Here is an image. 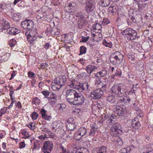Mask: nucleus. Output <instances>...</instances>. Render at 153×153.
<instances>
[{"mask_svg": "<svg viewBox=\"0 0 153 153\" xmlns=\"http://www.w3.org/2000/svg\"><path fill=\"white\" fill-rule=\"evenodd\" d=\"M54 81L52 83L51 88L53 91L58 90L65 85L67 81L66 77L64 75L60 76L56 78Z\"/></svg>", "mask_w": 153, "mask_h": 153, "instance_id": "nucleus-1", "label": "nucleus"}, {"mask_svg": "<svg viewBox=\"0 0 153 153\" xmlns=\"http://www.w3.org/2000/svg\"><path fill=\"white\" fill-rule=\"evenodd\" d=\"M126 87L124 85L119 84H115L113 86L111 91L113 93L117 95L120 97H122L126 94Z\"/></svg>", "mask_w": 153, "mask_h": 153, "instance_id": "nucleus-2", "label": "nucleus"}, {"mask_svg": "<svg viewBox=\"0 0 153 153\" xmlns=\"http://www.w3.org/2000/svg\"><path fill=\"white\" fill-rule=\"evenodd\" d=\"M123 56L119 51L115 52L110 57V59L111 62L114 65H118L122 62Z\"/></svg>", "mask_w": 153, "mask_h": 153, "instance_id": "nucleus-3", "label": "nucleus"}, {"mask_svg": "<svg viewBox=\"0 0 153 153\" xmlns=\"http://www.w3.org/2000/svg\"><path fill=\"white\" fill-rule=\"evenodd\" d=\"M123 35H126V37L128 40L134 39L137 35V32L131 28H128L123 30L121 33Z\"/></svg>", "mask_w": 153, "mask_h": 153, "instance_id": "nucleus-4", "label": "nucleus"}, {"mask_svg": "<svg viewBox=\"0 0 153 153\" xmlns=\"http://www.w3.org/2000/svg\"><path fill=\"white\" fill-rule=\"evenodd\" d=\"M77 92L73 89H68L66 91V97L67 101L71 105L74 102L75 95Z\"/></svg>", "mask_w": 153, "mask_h": 153, "instance_id": "nucleus-5", "label": "nucleus"}, {"mask_svg": "<svg viewBox=\"0 0 153 153\" xmlns=\"http://www.w3.org/2000/svg\"><path fill=\"white\" fill-rule=\"evenodd\" d=\"M87 129L84 127H80L77 132H76L74 135V138L76 140L81 139L82 137L86 135Z\"/></svg>", "mask_w": 153, "mask_h": 153, "instance_id": "nucleus-6", "label": "nucleus"}, {"mask_svg": "<svg viewBox=\"0 0 153 153\" xmlns=\"http://www.w3.org/2000/svg\"><path fill=\"white\" fill-rule=\"evenodd\" d=\"M34 24L31 20L27 19L21 23L22 27L26 30H32Z\"/></svg>", "mask_w": 153, "mask_h": 153, "instance_id": "nucleus-7", "label": "nucleus"}, {"mask_svg": "<svg viewBox=\"0 0 153 153\" xmlns=\"http://www.w3.org/2000/svg\"><path fill=\"white\" fill-rule=\"evenodd\" d=\"M85 98L84 96L81 94L77 93L75 95L74 101L72 103L73 105H79L83 103L85 101Z\"/></svg>", "mask_w": 153, "mask_h": 153, "instance_id": "nucleus-8", "label": "nucleus"}, {"mask_svg": "<svg viewBox=\"0 0 153 153\" xmlns=\"http://www.w3.org/2000/svg\"><path fill=\"white\" fill-rule=\"evenodd\" d=\"M91 97L96 100L101 98L104 94V92L100 88H99L94 90L91 93Z\"/></svg>", "mask_w": 153, "mask_h": 153, "instance_id": "nucleus-9", "label": "nucleus"}, {"mask_svg": "<svg viewBox=\"0 0 153 153\" xmlns=\"http://www.w3.org/2000/svg\"><path fill=\"white\" fill-rule=\"evenodd\" d=\"M95 3L92 1L88 2L85 7V10L87 13H89L94 11L95 9Z\"/></svg>", "mask_w": 153, "mask_h": 153, "instance_id": "nucleus-10", "label": "nucleus"}, {"mask_svg": "<svg viewBox=\"0 0 153 153\" xmlns=\"http://www.w3.org/2000/svg\"><path fill=\"white\" fill-rule=\"evenodd\" d=\"M95 3L92 1L88 2L85 7V10L87 13H89L94 11L95 9Z\"/></svg>", "mask_w": 153, "mask_h": 153, "instance_id": "nucleus-11", "label": "nucleus"}, {"mask_svg": "<svg viewBox=\"0 0 153 153\" xmlns=\"http://www.w3.org/2000/svg\"><path fill=\"white\" fill-rule=\"evenodd\" d=\"M53 148V143L52 141L48 140L44 143L43 151L45 153H50Z\"/></svg>", "mask_w": 153, "mask_h": 153, "instance_id": "nucleus-12", "label": "nucleus"}, {"mask_svg": "<svg viewBox=\"0 0 153 153\" xmlns=\"http://www.w3.org/2000/svg\"><path fill=\"white\" fill-rule=\"evenodd\" d=\"M114 110L115 113L120 116L126 113V106L123 105L116 106Z\"/></svg>", "mask_w": 153, "mask_h": 153, "instance_id": "nucleus-13", "label": "nucleus"}, {"mask_svg": "<svg viewBox=\"0 0 153 153\" xmlns=\"http://www.w3.org/2000/svg\"><path fill=\"white\" fill-rule=\"evenodd\" d=\"M122 128L120 124L118 123H115L114 124L111 128V131L112 132H115L117 133H120L122 132Z\"/></svg>", "mask_w": 153, "mask_h": 153, "instance_id": "nucleus-14", "label": "nucleus"}, {"mask_svg": "<svg viewBox=\"0 0 153 153\" xmlns=\"http://www.w3.org/2000/svg\"><path fill=\"white\" fill-rule=\"evenodd\" d=\"M75 122L73 121L72 118H70L67 121L66 126L67 128L71 131H74L76 128Z\"/></svg>", "mask_w": 153, "mask_h": 153, "instance_id": "nucleus-15", "label": "nucleus"}, {"mask_svg": "<svg viewBox=\"0 0 153 153\" xmlns=\"http://www.w3.org/2000/svg\"><path fill=\"white\" fill-rule=\"evenodd\" d=\"M79 82H77V81L74 79H71L68 82V86H70L71 88L76 89L78 90L79 88Z\"/></svg>", "mask_w": 153, "mask_h": 153, "instance_id": "nucleus-16", "label": "nucleus"}, {"mask_svg": "<svg viewBox=\"0 0 153 153\" xmlns=\"http://www.w3.org/2000/svg\"><path fill=\"white\" fill-rule=\"evenodd\" d=\"M88 21L85 17L79 19L78 21V26L79 29H81L85 27Z\"/></svg>", "mask_w": 153, "mask_h": 153, "instance_id": "nucleus-17", "label": "nucleus"}, {"mask_svg": "<svg viewBox=\"0 0 153 153\" xmlns=\"http://www.w3.org/2000/svg\"><path fill=\"white\" fill-rule=\"evenodd\" d=\"M131 126L133 129H137L140 126V124L139 122L138 118H135L133 120L131 121Z\"/></svg>", "mask_w": 153, "mask_h": 153, "instance_id": "nucleus-18", "label": "nucleus"}, {"mask_svg": "<svg viewBox=\"0 0 153 153\" xmlns=\"http://www.w3.org/2000/svg\"><path fill=\"white\" fill-rule=\"evenodd\" d=\"M97 68L96 66L94 65H89L86 66L85 70L87 73L90 75L94 71V69Z\"/></svg>", "mask_w": 153, "mask_h": 153, "instance_id": "nucleus-19", "label": "nucleus"}, {"mask_svg": "<svg viewBox=\"0 0 153 153\" xmlns=\"http://www.w3.org/2000/svg\"><path fill=\"white\" fill-rule=\"evenodd\" d=\"M79 86V88L78 90L80 91H82L86 90L88 89V84L87 82L80 83Z\"/></svg>", "mask_w": 153, "mask_h": 153, "instance_id": "nucleus-20", "label": "nucleus"}, {"mask_svg": "<svg viewBox=\"0 0 153 153\" xmlns=\"http://www.w3.org/2000/svg\"><path fill=\"white\" fill-rule=\"evenodd\" d=\"M107 100L110 102L114 104H116L117 103V99L114 95L108 96L107 98Z\"/></svg>", "mask_w": 153, "mask_h": 153, "instance_id": "nucleus-21", "label": "nucleus"}, {"mask_svg": "<svg viewBox=\"0 0 153 153\" xmlns=\"http://www.w3.org/2000/svg\"><path fill=\"white\" fill-rule=\"evenodd\" d=\"M65 105L63 104H59L56 105V108L57 109L56 111L58 113L60 114L63 112V107Z\"/></svg>", "mask_w": 153, "mask_h": 153, "instance_id": "nucleus-22", "label": "nucleus"}, {"mask_svg": "<svg viewBox=\"0 0 153 153\" xmlns=\"http://www.w3.org/2000/svg\"><path fill=\"white\" fill-rule=\"evenodd\" d=\"M107 149L105 146H101L99 148L97 153H107Z\"/></svg>", "mask_w": 153, "mask_h": 153, "instance_id": "nucleus-23", "label": "nucleus"}, {"mask_svg": "<svg viewBox=\"0 0 153 153\" xmlns=\"http://www.w3.org/2000/svg\"><path fill=\"white\" fill-rule=\"evenodd\" d=\"M93 30H98L99 32H101L102 27L100 25L96 23L92 26Z\"/></svg>", "mask_w": 153, "mask_h": 153, "instance_id": "nucleus-24", "label": "nucleus"}, {"mask_svg": "<svg viewBox=\"0 0 153 153\" xmlns=\"http://www.w3.org/2000/svg\"><path fill=\"white\" fill-rule=\"evenodd\" d=\"M100 1L102 6L104 7L108 6L110 3V0H101Z\"/></svg>", "mask_w": 153, "mask_h": 153, "instance_id": "nucleus-25", "label": "nucleus"}, {"mask_svg": "<svg viewBox=\"0 0 153 153\" xmlns=\"http://www.w3.org/2000/svg\"><path fill=\"white\" fill-rule=\"evenodd\" d=\"M69 5L74 13L77 7V4L75 2H72L69 4Z\"/></svg>", "mask_w": 153, "mask_h": 153, "instance_id": "nucleus-26", "label": "nucleus"}, {"mask_svg": "<svg viewBox=\"0 0 153 153\" xmlns=\"http://www.w3.org/2000/svg\"><path fill=\"white\" fill-rule=\"evenodd\" d=\"M27 39L30 44H32L34 43V41H35L36 39V38L34 36H33L30 35L29 37L27 36Z\"/></svg>", "mask_w": 153, "mask_h": 153, "instance_id": "nucleus-27", "label": "nucleus"}, {"mask_svg": "<svg viewBox=\"0 0 153 153\" xmlns=\"http://www.w3.org/2000/svg\"><path fill=\"white\" fill-rule=\"evenodd\" d=\"M49 100V103L52 106H53L56 103L57 101V98H48Z\"/></svg>", "mask_w": 153, "mask_h": 153, "instance_id": "nucleus-28", "label": "nucleus"}, {"mask_svg": "<svg viewBox=\"0 0 153 153\" xmlns=\"http://www.w3.org/2000/svg\"><path fill=\"white\" fill-rule=\"evenodd\" d=\"M116 118V116L115 115L113 116V117H112L110 118H108L105 119L106 120V122L108 125L111 124L112 122L114 121V120H115Z\"/></svg>", "mask_w": 153, "mask_h": 153, "instance_id": "nucleus-29", "label": "nucleus"}, {"mask_svg": "<svg viewBox=\"0 0 153 153\" xmlns=\"http://www.w3.org/2000/svg\"><path fill=\"white\" fill-rule=\"evenodd\" d=\"M108 85V83H106L105 81H104L102 83L100 86H99V88H102L103 90L106 91Z\"/></svg>", "mask_w": 153, "mask_h": 153, "instance_id": "nucleus-30", "label": "nucleus"}, {"mask_svg": "<svg viewBox=\"0 0 153 153\" xmlns=\"http://www.w3.org/2000/svg\"><path fill=\"white\" fill-rule=\"evenodd\" d=\"M94 82L95 85L99 87V86H100L102 82H101L100 78H96L94 80Z\"/></svg>", "mask_w": 153, "mask_h": 153, "instance_id": "nucleus-31", "label": "nucleus"}, {"mask_svg": "<svg viewBox=\"0 0 153 153\" xmlns=\"http://www.w3.org/2000/svg\"><path fill=\"white\" fill-rule=\"evenodd\" d=\"M103 44L106 47H108L110 48H111L112 46V44L111 42H108L105 39L103 40Z\"/></svg>", "mask_w": 153, "mask_h": 153, "instance_id": "nucleus-32", "label": "nucleus"}, {"mask_svg": "<svg viewBox=\"0 0 153 153\" xmlns=\"http://www.w3.org/2000/svg\"><path fill=\"white\" fill-rule=\"evenodd\" d=\"M114 142L117 146H121L123 144L122 140L120 138H119L117 140L114 141Z\"/></svg>", "mask_w": 153, "mask_h": 153, "instance_id": "nucleus-33", "label": "nucleus"}, {"mask_svg": "<svg viewBox=\"0 0 153 153\" xmlns=\"http://www.w3.org/2000/svg\"><path fill=\"white\" fill-rule=\"evenodd\" d=\"M137 4L138 5V11L141 10H143L146 7V4H140L137 3Z\"/></svg>", "mask_w": 153, "mask_h": 153, "instance_id": "nucleus-34", "label": "nucleus"}, {"mask_svg": "<svg viewBox=\"0 0 153 153\" xmlns=\"http://www.w3.org/2000/svg\"><path fill=\"white\" fill-rule=\"evenodd\" d=\"M80 53L79 54L82 55L85 53L86 52V48L85 47L82 46L80 47Z\"/></svg>", "mask_w": 153, "mask_h": 153, "instance_id": "nucleus-35", "label": "nucleus"}, {"mask_svg": "<svg viewBox=\"0 0 153 153\" xmlns=\"http://www.w3.org/2000/svg\"><path fill=\"white\" fill-rule=\"evenodd\" d=\"M65 11L68 13H74L73 10H72L70 6L68 5V6H65L64 7Z\"/></svg>", "mask_w": 153, "mask_h": 153, "instance_id": "nucleus-36", "label": "nucleus"}, {"mask_svg": "<svg viewBox=\"0 0 153 153\" xmlns=\"http://www.w3.org/2000/svg\"><path fill=\"white\" fill-rule=\"evenodd\" d=\"M99 72L101 77L105 76L107 74V71L106 70H102Z\"/></svg>", "mask_w": 153, "mask_h": 153, "instance_id": "nucleus-37", "label": "nucleus"}, {"mask_svg": "<svg viewBox=\"0 0 153 153\" xmlns=\"http://www.w3.org/2000/svg\"><path fill=\"white\" fill-rule=\"evenodd\" d=\"M7 28L9 29V30L7 29V30L9 31L8 33L10 34L15 35V30H16L15 28L7 27Z\"/></svg>", "mask_w": 153, "mask_h": 153, "instance_id": "nucleus-38", "label": "nucleus"}, {"mask_svg": "<svg viewBox=\"0 0 153 153\" xmlns=\"http://www.w3.org/2000/svg\"><path fill=\"white\" fill-rule=\"evenodd\" d=\"M9 43L10 46L12 47L16 44V42L15 39H12L9 41Z\"/></svg>", "mask_w": 153, "mask_h": 153, "instance_id": "nucleus-39", "label": "nucleus"}, {"mask_svg": "<svg viewBox=\"0 0 153 153\" xmlns=\"http://www.w3.org/2000/svg\"><path fill=\"white\" fill-rule=\"evenodd\" d=\"M40 66H41V67L39 68V69H44L45 68L48 67V65L46 63H42L40 64Z\"/></svg>", "mask_w": 153, "mask_h": 153, "instance_id": "nucleus-40", "label": "nucleus"}, {"mask_svg": "<svg viewBox=\"0 0 153 153\" xmlns=\"http://www.w3.org/2000/svg\"><path fill=\"white\" fill-rule=\"evenodd\" d=\"M114 115H113L111 113H110L109 112L108 113L107 112L105 114L104 117L105 119L108 118H110L112 117H113V116Z\"/></svg>", "mask_w": 153, "mask_h": 153, "instance_id": "nucleus-41", "label": "nucleus"}, {"mask_svg": "<svg viewBox=\"0 0 153 153\" xmlns=\"http://www.w3.org/2000/svg\"><path fill=\"white\" fill-rule=\"evenodd\" d=\"M32 102L34 104H38L39 103V100L38 98L36 97L33 100Z\"/></svg>", "mask_w": 153, "mask_h": 153, "instance_id": "nucleus-42", "label": "nucleus"}, {"mask_svg": "<svg viewBox=\"0 0 153 153\" xmlns=\"http://www.w3.org/2000/svg\"><path fill=\"white\" fill-rule=\"evenodd\" d=\"M38 116V114L36 112H33L32 114V117L33 119L36 120Z\"/></svg>", "mask_w": 153, "mask_h": 153, "instance_id": "nucleus-43", "label": "nucleus"}, {"mask_svg": "<svg viewBox=\"0 0 153 153\" xmlns=\"http://www.w3.org/2000/svg\"><path fill=\"white\" fill-rule=\"evenodd\" d=\"M128 149L127 147L125 148H123L121 149L120 152L121 153H127L129 152V150H128Z\"/></svg>", "mask_w": 153, "mask_h": 153, "instance_id": "nucleus-44", "label": "nucleus"}, {"mask_svg": "<svg viewBox=\"0 0 153 153\" xmlns=\"http://www.w3.org/2000/svg\"><path fill=\"white\" fill-rule=\"evenodd\" d=\"M42 93L47 98L49 95V92L47 90L42 91Z\"/></svg>", "mask_w": 153, "mask_h": 153, "instance_id": "nucleus-45", "label": "nucleus"}, {"mask_svg": "<svg viewBox=\"0 0 153 153\" xmlns=\"http://www.w3.org/2000/svg\"><path fill=\"white\" fill-rule=\"evenodd\" d=\"M109 23V20L107 19H104L102 21V24L104 25L108 24Z\"/></svg>", "mask_w": 153, "mask_h": 153, "instance_id": "nucleus-46", "label": "nucleus"}, {"mask_svg": "<svg viewBox=\"0 0 153 153\" xmlns=\"http://www.w3.org/2000/svg\"><path fill=\"white\" fill-rule=\"evenodd\" d=\"M79 150V149L77 150L75 153H89L88 150L86 149H83L82 152H78Z\"/></svg>", "mask_w": 153, "mask_h": 153, "instance_id": "nucleus-47", "label": "nucleus"}, {"mask_svg": "<svg viewBox=\"0 0 153 153\" xmlns=\"http://www.w3.org/2000/svg\"><path fill=\"white\" fill-rule=\"evenodd\" d=\"M28 126V127L30 128L32 130H33L34 129L35 124L33 123H31L29 124Z\"/></svg>", "mask_w": 153, "mask_h": 153, "instance_id": "nucleus-48", "label": "nucleus"}, {"mask_svg": "<svg viewBox=\"0 0 153 153\" xmlns=\"http://www.w3.org/2000/svg\"><path fill=\"white\" fill-rule=\"evenodd\" d=\"M89 36L86 37L82 36V42H85L89 39Z\"/></svg>", "mask_w": 153, "mask_h": 153, "instance_id": "nucleus-49", "label": "nucleus"}, {"mask_svg": "<svg viewBox=\"0 0 153 153\" xmlns=\"http://www.w3.org/2000/svg\"><path fill=\"white\" fill-rule=\"evenodd\" d=\"M28 76L31 77L32 78L35 77L34 76L35 74L32 72L29 71L28 73Z\"/></svg>", "mask_w": 153, "mask_h": 153, "instance_id": "nucleus-50", "label": "nucleus"}, {"mask_svg": "<svg viewBox=\"0 0 153 153\" xmlns=\"http://www.w3.org/2000/svg\"><path fill=\"white\" fill-rule=\"evenodd\" d=\"M76 17H80L79 19H81L83 17H85L82 15V13L81 12H79L77 13L76 15Z\"/></svg>", "mask_w": 153, "mask_h": 153, "instance_id": "nucleus-51", "label": "nucleus"}, {"mask_svg": "<svg viewBox=\"0 0 153 153\" xmlns=\"http://www.w3.org/2000/svg\"><path fill=\"white\" fill-rule=\"evenodd\" d=\"M127 147L128 149V150H129V152L131 151L134 149L135 148V147L132 145L127 146Z\"/></svg>", "mask_w": 153, "mask_h": 153, "instance_id": "nucleus-52", "label": "nucleus"}, {"mask_svg": "<svg viewBox=\"0 0 153 153\" xmlns=\"http://www.w3.org/2000/svg\"><path fill=\"white\" fill-rule=\"evenodd\" d=\"M122 74V73L118 70H116V71L115 73V75L116 76H121Z\"/></svg>", "mask_w": 153, "mask_h": 153, "instance_id": "nucleus-53", "label": "nucleus"}, {"mask_svg": "<svg viewBox=\"0 0 153 153\" xmlns=\"http://www.w3.org/2000/svg\"><path fill=\"white\" fill-rule=\"evenodd\" d=\"M46 111L45 109H42L41 111V113L42 117H43L44 116L46 115Z\"/></svg>", "mask_w": 153, "mask_h": 153, "instance_id": "nucleus-54", "label": "nucleus"}, {"mask_svg": "<svg viewBox=\"0 0 153 153\" xmlns=\"http://www.w3.org/2000/svg\"><path fill=\"white\" fill-rule=\"evenodd\" d=\"M48 7L46 6H44L42 7V12L44 13H45L46 12V11L48 10Z\"/></svg>", "mask_w": 153, "mask_h": 153, "instance_id": "nucleus-55", "label": "nucleus"}, {"mask_svg": "<svg viewBox=\"0 0 153 153\" xmlns=\"http://www.w3.org/2000/svg\"><path fill=\"white\" fill-rule=\"evenodd\" d=\"M60 147L62 150V152L63 153H68V152H67L66 149H64V147L62 146V145L60 146Z\"/></svg>", "mask_w": 153, "mask_h": 153, "instance_id": "nucleus-56", "label": "nucleus"}, {"mask_svg": "<svg viewBox=\"0 0 153 153\" xmlns=\"http://www.w3.org/2000/svg\"><path fill=\"white\" fill-rule=\"evenodd\" d=\"M88 0H78L79 2L83 5H84L85 4L87 3Z\"/></svg>", "mask_w": 153, "mask_h": 153, "instance_id": "nucleus-57", "label": "nucleus"}, {"mask_svg": "<svg viewBox=\"0 0 153 153\" xmlns=\"http://www.w3.org/2000/svg\"><path fill=\"white\" fill-rule=\"evenodd\" d=\"M44 118L45 120H49L50 119H51V117L50 116H48L47 114L45 116L42 117Z\"/></svg>", "mask_w": 153, "mask_h": 153, "instance_id": "nucleus-58", "label": "nucleus"}, {"mask_svg": "<svg viewBox=\"0 0 153 153\" xmlns=\"http://www.w3.org/2000/svg\"><path fill=\"white\" fill-rule=\"evenodd\" d=\"M20 146L19 148L20 149H22V148H24L25 146V144L24 142H21L20 144Z\"/></svg>", "mask_w": 153, "mask_h": 153, "instance_id": "nucleus-59", "label": "nucleus"}, {"mask_svg": "<svg viewBox=\"0 0 153 153\" xmlns=\"http://www.w3.org/2000/svg\"><path fill=\"white\" fill-rule=\"evenodd\" d=\"M48 98H57V96L54 93H52L50 95V97Z\"/></svg>", "mask_w": 153, "mask_h": 153, "instance_id": "nucleus-60", "label": "nucleus"}, {"mask_svg": "<svg viewBox=\"0 0 153 153\" xmlns=\"http://www.w3.org/2000/svg\"><path fill=\"white\" fill-rule=\"evenodd\" d=\"M114 7H109V10L111 11V12L112 13H114L116 11V9L115 8L114 9Z\"/></svg>", "mask_w": 153, "mask_h": 153, "instance_id": "nucleus-61", "label": "nucleus"}, {"mask_svg": "<svg viewBox=\"0 0 153 153\" xmlns=\"http://www.w3.org/2000/svg\"><path fill=\"white\" fill-rule=\"evenodd\" d=\"M80 76L82 77H85L87 76V74L85 72H83L80 74Z\"/></svg>", "mask_w": 153, "mask_h": 153, "instance_id": "nucleus-62", "label": "nucleus"}, {"mask_svg": "<svg viewBox=\"0 0 153 153\" xmlns=\"http://www.w3.org/2000/svg\"><path fill=\"white\" fill-rule=\"evenodd\" d=\"M50 45V44L49 43H45L44 46V47L46 50L48 49L49 48V47Z\"/></svg>", "mask_w": 153, "mask_h": 153, "instance_id": "nucleus-63", "label": "nucleus"}, {"mask_svg": "<svg viewBox=\"0 0 153 153\" xmlns=\"http://www.w3.org/2000/svg\"><path fill=\"white\" fill-rule=\"evenodd\" d=\"M135 56L132 55H130L128 56L129 59L131 60V61H133L134 59Z\"/></svg>", "mask_w": 153, "mask_h": 153, "instance_id": "nucleus-64", "label": "nucleus"}]
</instances>
